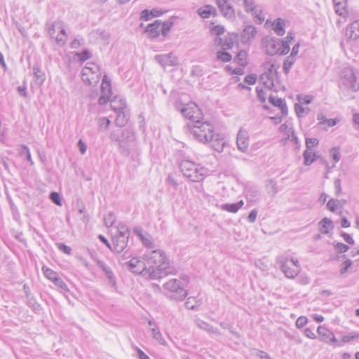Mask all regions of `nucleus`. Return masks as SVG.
<instances>
[{
	"mask_svg": "<svg viewBox=\"0 0 359 359\" xmlns=\"http://www.w3.org/2000/svg\"><path fill=\"white\" fill-rule=\"evenodd\" d=\"M149 267V278L160 279L172 273L168 259L164 252L159 249L147 250L144 255Z\"/></svg>",
	"mask_w": 359,
	"mask_h": 359,
	"instance_id": "obj_1",
	"label": "nucleus"
},
{
	"mask_svg": "<svg viewBox=\"0 0 359 359\" xmlns=\"http://www.w3.org/2000/svg\"><path fill=\"white\" fill-rule=\"evenodd\" d=\"M294 34L288 32L287 35L283 40L275 38H265L263 40V45L266 53L270 55L278 54L280 55H287L290 51V46L294 40Z\"/></svg>",
	"mask_w": 359,
	"mask_h": 359,
	"instance_id": "obj_2",
	"label": "nucleus"
},
{
	"mask_svg": "<svg viewBox=\"0 0 359 359\" xmlns=\"http://www.w3.org/2000/svg\"><path fill=\"white\" fill-rule=\"evenodd\" d=\"M191 133L194 138L202 143H208L214 137V128L211 123L208 121H201V119L196 121L195 123L187 124Z\"/></svg>",
	"mask_w": 359,
	"mask_h": 359,
	"instance_id": "obj_3",
	"label": "nucleus"
},
{
	"mask_svg": "<svg viewBox=\"0 0 359 359\" xmlns=\"http://www.w3.org/2000/svg\"><path fill=\"white\" fill-rule=\"evenodd\" d=\"M183 175L191 182H200L208 173V169L189 160H183L180 164Z\"/></svg>",
	"mask_w": 359,
	"mask_h": 359,
	"instance_id": "obj_4",
	"label": "nucleus"
},
{
	"mask_svg": "<svg viewBox=\"0 0 359 359\" xmlns=\"http://www.w3.org/2000/svg\"><path fill=\"white\" fill-rule=\"evenodd\" d=\"M259 81L268 90L277 92L281 88L278 77V67L271 62L264 64V71L260 75Z\"/></svg>",
	"mask_w": 359,
	"mask_h": 359,
	"instance_id": "obj_5",
	"label": "nucleus"
},
{
	"mask_svg": "<svg viewBox=\"0 0 359 359\" xmlns=\"http://www.w3.org/2000/svg\"><path fill=\"white\" fill-rule=\"evenodd\" d=\"M119 147L121 153L125 156H128L131 154H139L140 152L139 144L135 133L129 128L123 130Z\"/></svg>",
	"mask_w": 359,
	"mask_h": 359,
	"instance_id": "obj_6",
	"label": "nucleus"
},
{
	"mask_svg": "<svg viewBox=\"0 0 359 359\" xmlns=\"http://www.w3.org/2000/svg\"><path fill=\"white\" fill-rule=\"evenodd\" d=\"M277 263L282 272L288 278H295L301 271V266L297 259L285 255L279 256Z\"/></svg>",
	"mask_w": 359,
	"mask_h": 359,
	"instance_id": "obj_7",
	"label": "nucleus"
},
{
	"mask_svg": "<svg viewBox=\"0 0 359 359\" xmlns=\"http://www.w3.org/2000/svg\"><path fill=\"white\" fill-rule=\"evenodd\" d=\"M187 280L184 278L182 279H170L163 285V288L170 293V297L175 300H182L187 295V292L185 290V284Z\"/></svg>",
	"mask_w": 359,
	"mask_h": 359,
	"instance_id": "obj_8",
	"label": "nucleus"
},
{
	"mask_svg": "<svg viewBox=\"0 0 359 359\" xmlns=\"http://www.w3.org/2000/svg\"><path fill=\"white\" fill-rule=\"evenodd\" d=\"M101 75L99 66L95 63H87L81 70V79L89 86H95L99 82Z\"/></svg>",
	"mask_w": 359,
	"mask_h": 359,
	"instance_id": "obj_9",
	"label": "nucleus"
},
{
	"mask_svg": "<svg viewBox=\"0 0 359 359\" xmlns=\"http://www.w3.org/2000/svg\"><path fill=\"white\" fill-rule=\"evenodd\" d=\"M130 231L125 224H119L118 226L117 234L112 238V251L116 253L122 252L126 248Z\"/></svg>",
	"mask_w": 359,
	"mask_h": 359,
	"instance_id": "obj_10",
	"label": "nucleus"
},
{
	"mask_svg": "<svg viewBox=\"0 0 359 359\" xmlns=\"http://www.w3.org/2000/svg\"><path fill=\"white\" fill-rule=\"evenodd\" d=\"M339 86L346 90L357 91L359 83H357L353 69L351 67L344 68L341 73Z\"/></svg>",
	"mask_w": 359,
	"mask_h": 359,
	"instance_id": "obj_11",
	"label": "nucleus"
},
{
	"mask_svg": "<svg viewBox=\"0 0 359 359\" xmlns=\"http://www.w3.org/2000/svg\"><path fill=\"white\" fill-rule=\"evenodd\" d=\"M126 268L136 274H142V276L149 278V267H147V261L144 257H133L130 261L123 264Z\"/></svg>",
	"mask_w": 359,
	"mask_h": 359,
	"instance_id": "obj_12",
	"label": "nucleus"
},
{
	"mask_svg": "<svg viewBox=\"0 0 359 359\" xmlns=\"http://www.w3.org/2000/svg\"><path fill=\"white\" fill-rule=\"evenodd\" d=\"M49 34L55 39L56 43L63 46L67 41V34L63 23L60 21L55 22L49 29Z\"/></svg>",
	"mask_w": 359,
	"mask_h": 359,
	"instance_id": "obj_13",
	"label": "nucleus"
},
{
	"mask_svg": "<svg viewBox=\"0 0 359 359\" xmlns=\"http://www.w3.org/2000/svg\"><path fill=\"white\" fill-rule=\"evenodd\" d=\"M181 112L186 118L195 123L196 121L200 120L203 117V114L198 106L194 102L186 104L182 109Z\"/></svg>",
	"mask_w": 359,
	"mask_h": 359,
	"instance_id": "obj_14",
	"label": "nucleus"
},
{
	"mask_svg": "<svg viewBox=\"0 0 359 359\" xmlns=\"http://www.w3.org/2000/svg\"><path fill=\"white\" fill-rule=\"evenodd\" d=\"M100 88L101 95L98 99V104L104 105L109 101L112 95L111 82L107 75L102 78Z\"/></svg>",
	"mask_w": 359,
	"mask_h": 359,
	"instance_id": "obj_15",
	"label": "nucleus"
},
{
	"mask_svg": "<svg viewBox=\"0 0 359 359\" xmlns=\"http://www.w3.org/2000/svg\"><path fill=\"white\" fill-rule=\"evenodd\" d=\"M217 4L225 18L231 20H235V11L227 0H217Z\"/></svg>",
	"mask_w": 359,
	"mask_h": 359,
	"instance_id": "obj_16",
	"label": "nucleus"
},
{
	"mask_svg": "<svg viewBox=\"0 0 359 359\" xmlns=\"http://www.w3.org/2000/svg\"><path fill=\"white\" fill-rule=\"evenodd\" d=\"M134 233L141 240L144 246L147 248V250L151 251L152 250H155L154 248L156 245L151 235L148 233H144L142 229L140 228L135 229Z\"/></svg>",
	"mask_w": 359,
	"mask_h": 359,
	"instance_id": "obj_17",
	"label": "nucleus"
},
{
	"mask_svg": "<svg viewBox=\"0 0 359 359\" xmlns=\"http://www.w3.org/2000/svg\"><path fill=\"white\" fill-rule=\"evenodd\" d=\"M236 144L238 149L245 153L249 146V135L246 130H240L237 134Z\"/></svg>",
	"mask_w": 359,
	"mask_h": 359,
	"instance_id": "obj_18",
	"label": "nucleus"
},
{
	"mask_svg": "<svg viewBox=\"0 0 359 359\" xmlns=\"http://www.w3.org/2000/svg\"><path fill=\"white\" fill-rule=\"evenodd\" d=\"M317 332L319 335L320 339L326 344L338 342L332 332L324 326H318L317 328Z\"/></svg>",
	"mask_w": 359,
	"mask_h": 359,
	"instance_id": "obj_19",
	"label": "nucleus"
},
{
	"mask_svg": "<svg viewBox=\"0 0 359 359\" xmlns=\"http://www.w3.org/2000/svg\"><path fill=\"white\" fill-rule=\"evenodd\" d=\"M156 60L163 67L175 66L178 64V58L172 53L158 55L155 57Z\"/></svg>",
	"mask_w": 359,
	"mask_h": 359,
	"instance_id": "obj_20",
	"label": "nucleus"
},
{
	"mask_svg": "<svg viewBox=\"0 0 359 359\" xmlns=\"http://www.w3.org/2000/svg\"><path fill=\"white\" fill-rule=\"evenodd\" d=\"M109 100L111 109L115 112L127 108L126 100L121 96H114L112 99L110 98Z\"/></svg>",
	"mask_w": 359,
	"mask_h": 359,
	"instance_id": "obj_21",
	"label": "nucleus"
},
{
	"mask_svg": "<svg viewBox=\"0 0 359 359\" xmlns=\"http://www.w3.org/2000/svg\"><path fill=\"white\" fill-rule=\"evenodd\" d=\"M161 20H156L154 22L147 25L145 32L148 34L149 38H156L160 35Z\"/></svg>",
	"mask_w": 359,
	"mask_h": 359,
	"instance_id": "obj_22",
	"label": "nucleus"
},
{
	"mask_svg": "<svg viewBox=\"0 0 359 359\" xmlns=\"http://www.w3.org/2000/svg\"><path fill=\"white\" fill-rule=\"evenodd\" d=\"M346 36L351 39L359 38V20L354 21L346 27Z\"/></svg>",
	"mask_w": 359,
	"mask_h": 359,
	"instance_id": "obj_23",
	"label": "nucleus"
},
{
	"mask_svg": "<svg viewBox=\"0 0 359 359\" xmlns=\"http://www.w3.org/2000/svg\"><path fill=\"white\" fill-rule=\"evenodd\" d=\"M269 101L273 106L278 107L281 110L283 114L286 115L287 114V108L284 100L275 95H270L269 96Z\"/></svg>",
	"mask_w": 359,
	"mask_h": 359,
	"instance_id": "obj_24",
	"label": "nucleus"
},
{
	"mask_svg": "<svg viewBox=\"0 0 359 359\" xmlns=\"http://www.w3.org/2000/svg\"><path fill=\"white\" fill-rule=\"evenodd\" d=\"M335 13L340 16L348 14L346 0H333Z\"/></svg>",
	"mask_w": 359,
	"mask_h": 359,
	"instance_id": "obj_25",
	"label": "nucleus"
},
{
	"mask_svg": "<svg viewBox=\"0 0 359 359\" xmlns=\"http://www.w3.org/2000/svg\"><path fill=\"white\" fill-rule=\"evenodd\" d=\"M318 225L319 231L323 234H327L334 229L332 221L327 217L323 218Z\"/></svg>",
	"mask_w": 359,
	"mask_h": 359,
	"instance_id": "obj_26",
	"label": "nucleus"
},
{
	"mask_svg": "<svg viewBox=\"0 0 359 359\" xmlns=\"http://www.w3.org/2000/svg\"><path fill=\"white\" fill-rule=\"evenodd\" d=\"M116 114L117 116L115 120L116 125L118 127L124 126L127 123L130 116L127 108L124 110L118 111Z\"/></svg>",
	"mask_w": 359,
	"mask_h": 359,
	"instance_id": "obj_27",
	"label": "nucleus"
},
{
	"mask_svg": "<svg viewBox=\"0 0 359 359\" xmlns=\"http://www.w3.org/2000/svg\"><path fill=\"white\" fill-rule=\"evenodd\" d=\"M285 20L282 18H277L272 24L273 30L278 36H283L285 30Z\"/></svg>",
	"mask_w": 359,
	"mask_h": 359,
	"instance_id": "obj_28",
	"label": "nucleus"
},
{
	"mask_svg": "<svg viewBox=\"0 0 359 359\" xmlns=\"http://www.w3.org/2000/svg\"><path fill=\"white\" fill-rule=\"evenodd\" d=\"M257 33L256 28L252 25H247L242 34L243 41L245 43L250 41L255 36Z\"/></svg>",
	"mask_w": 359,
	"mask_h": 359,
	"instance_id": "obj_29",
	"label": "nucleus"
},
{
	"mask_svg": "<svg viewBox=\"0 0 359 359\" xmlns=\"http://www.w3.org/2000/svg\"><path fill=\"white\" fill-rule=\"evenodd\" d=\"M243 201L241 200L236 203L224 204L222 205V209L229 212L236 213L243 205Z\"/></svg>",
	"mask_w": 359,
	"mask_h": 359,
	"instance_id": "obj_30",
	"label": "nucleus"
},
{
	"mask_svg": "<svg viewBox=\"0 0 359 359\" xmlns=\"http://www.w3.org/2000/svg\"><path fill=\"white\" fill-rule=\"evenodd\" d=\"M151 332L152 334V337L154 339H155L156 341H158L161 345H166V341L163 337L157 325H155V327L151 328Z\"/></svg>",
	"mask_w": 359,
	"mask_h": 359,
	"instance_id": "obj_31",
	"label": "nucleus"
},
{
	"mask_svg": "<svg viewBox=\"0 0 359 359\" xmlns=\"http://www.w3.org/2000/svg\"><path fill=\"white\" fill-rule=\"evenodd\" d=\"M215 11V8L210 6L206 5L203 7H201L198 9V14L203 18H208L210 16L212 13H214Z\"/></svg>",
	"mask_w": 359,
	"mask_h": 359,
	"instance_id": "obj_32",
	"label": "nucleus"
},
{
	"mask_svg": "<svg viewBox=\"0 0 359 359\" xmlns=\"http://www.w3.org/2000/svg\"><path fill=\"white\" fill-rule=\"evenodd\" d=\"M250 13H252V17L255 19V21L259 24H261L264 20V16L262 13V11L260 6H256L250 11Z\"/></svg>",
	"mask_w": 359,
	"mask_h": 359,
	"instance_id": "obj_33",
	"label": "nucleus"
},
{
	"mask_svg": "<svg viewBox=\"0 0 359 359\" xmlns=\"http://www.w3.org/2000/svg\"><path fill=\"white\" fill-rule=\"evenodd\" d=\"M197 326L199 328H201L202 330H204L207 331L209 333H213V334H215L217 335H219L221 334L217 328H215V327H212L208 323H207L206 322L203 321V320H198L197 321Z\"/></svg>",
	"mask_w": 359,
	"mask_h": 359,
	"instance_id": "obj_34",
	"label": "nucleus"
},
{
	"mask_svg": "<svg viewBox=\"0 0 359 359\" xmlns=\"http://www.w3.org/2000/svg\"><path fill=\"white\" fill-rule=\"evenodd\" d=\"M210 142H212V147L215 151L218 152H222L223 151L225 146V142L222 138H215L214 137Z\"/></svg>",
	"mask_w": 359,
	"mask_h": 359,
	"instance_id": "obj_35",
	"label": "nucleus"
},
{
	"mask_svg": "<svg viewBox=\"0 0 359 359\" xmlns=\"http://www.w3.org/2000/svg\"><path fill=\"white\" fill-rule=\"evenodd\" d=\"M201 299H196L195 297H189L185 302V307L188 309H194L201 304Z\"/></svg>",
	"mask_w": 359,
	"mask_h": 359,
	"instance_id": "obj_36",
	"label": "nucleus"
},
{
	"mask_svg": "<svg viewBox=\"0 0 359 359\" xmlns=\"http://www.w3.org/2000/svg\"><path fill=\"white\" fill-rule=\"evenodd\" d=\"M42 271L44 276L52 282H54L55 280L58 278V275L55 271L46 266H43Z\"/></svg>",
	"mask_w": 359,
	"mask_h": 359,
	"instance_id": "obj_37",
	"label": "nucleus"
},
{
	"mask_svg": "<svg viewBox=\"0 0 359 359\" xmlns=\"http://www.w3.org/2000/svg\"><path fill=\"white\" fill-rule=\"evenodd\" d=\"M234 61L236 62L241 66H245L247 65V53L244 50H241L236 57Z\"/></svg>",
	"mask_w": 359,
	"mask_h": 359,
	"instance_id": "obj_38",
	"label": "nucleus"
},
{
	"mask_svg": "<svg viewBox=\"0 0 359 359\" xmlns=\"http://www.w3.org/2000/svg\"><path fill=\"white\" fill-rule=\"evenodd\" d=\"M303 155L304 163L306 165L311 164L315 161L316 154L312 150H305Z\"/></svg>",
	"mask_w": 359,
	"mask_h": 359,
	"instance_id": "obj_39",
	"label": "nucleus"
},
{
	"mask_svg": "<svg viewBox=\"0 0 359 359\" xmlns=\"http://www.w3.org/2000/svg\"><path fill=\"white\" fill-rule=\"evenodd\" d=\"M295 62V57H292L290 55L287 56L284 62H283V71L285 74H287L292 66L293 65L294 62Z\"/></svg>",
	"mask_w": 359,
	"mask_h": 359,
	"instance_id": "obj_40",
	"label": "nucleus"
},
{
	"mask_svg": "<svg viewBox=\"0 0 359 359\" xmlns=\"http://www.w3.org/2000/svg\"><path fill=\"white\" fill-rule=\"evenodd\" d=\"M20 147H21V150L19 151L20 155L21 156H25L26 157L27 160L30 163V164L33 165L34 162L32 161L29 148L25 145H21Z\"/></svg>",
	"mask_w": 359,
	"mask_h": 359,
	"instance_id": "obj_41",
	"label": "nucleus"
},
{
	"mask_svg": "<svg viewBox=\"0 0 359 359\" xmlns=\"http://www.w3.org/2000/svg\"><path fill=\"white\" fill-rule=\"evenodd\" d=\"M285 140L292 142L297 146V147H299V139L295 135L294 130L292 128H290L288 130V134Z\"/></svg>",
	"mask_w": 359,
	"mask_h": 359,
	"instance_id": "obj_42",
	"label": "nucleus"
},
{
	"mask_svg": "<svg viewBox=\"0 0 359 359\" xmlns=\"http://www.w3.org/2000/svg\"><path fill=\"white\" fill-rule=\"evenodd\" d=\"M173 25V22L170 20H168L165 22H162L161 25V32L163 36H166L169 31L170 30L172 26Z\"/></svg>",
	"mask_w": 359,
	"mask_h": 359,
	"instance_id": "obj_43",
	"label": "nucleus"
},
{
	"mask_svg": "<svg viewBox=\"0 0 359 359\" xmlns=\"http://www.w3.org/2000/svg\"><path fill=\"white\" fill-rule=\"evenodd\" d=\"M34 74L36 80H40L43 83L45 80L44 73L41 70L38 65H34L33 67Z\"/></svg>",
	"mask_w": 359,
	"mask_h": 359,
	"instance_id": "obj_44",
	"label": "nucleus"
},
{
	"mask_svg": "<svg viewBox=\"0 0 359 359\" xmlns=\"http://www.w3.org/2000/svg\"><path fill=\"white\" fill-rule=\"evenodd\" d=\"M294 109L295 112L297 114V116L300 118L302 117L304 114H308L309 112V108L308 107H304L299 104H295L294 105Z\"/></svg>",
	"mask_w": 359,
	"mask_h": 359,
	"instance_id": "obj_45",
	"label": "nucleus"
},
{
	"mask_svg": "<svg viewBox=\"0 0 359 359\" xmlns=\"http://www.w3.org/2000/svg\"><path fill=\"white\" fill-rule=\"evenodd\" d=\"M246 198L250 201H257L259 198V193L257 190H248L246 191Z\"/></svg>",
	"mask_w": 359,
	"mask_h": 359,
	"instance_id": "obj_46",
	"label": "nucleus"
},
{
	"mask_svg": "<svg viewBox=\"0 0 359 359\" xmlns=\"http://www.w3.org/2000/svg\"><path fill=\"white\" fill-rule=\"evenodd\" d=\"M217 58L224 62H229L231 60V55L225 51H218Z\"/></svg>",
	"mask_w": 359,
	"mask_h": 359,
	"instance_id": "obj_47",
	"label": "nucleus"
},
{
	"mask_svg": "<svg viewBox=\"0 0 359 359\" xmlns=\"http://www.w3.org/2000/svg\"><path fill=\"white\" fill-rule=\"evenodd\" d=\"M357 339H359V334L355 332H353L346 335L343 336L341 338V341L343 343H347L351 340Z\"/></svg>",
	"mask_w": 359,
	"mask_h": 359,
	"instance_id": "obj_48",
	"label": "nucleus"
},
{
	"mask_svg": "<svg viewBox=\"0 0 359 359\" xmlns=\"http://www.w3.org/2000/svg\"><path fill=\"white\" fill-rule=\"evenodd\" d=\"M115 222H116V215L112 212H109L104 217L105 225L108 227L113 226V224L115 223Z\"/></svg>",
	"mask_w": 359,
	"mask_h": 359,
	"instance_id": "obj_49",
	"label": "nucleus"
},
{
	"mask_svg": "<svg viewBox=\"0 0 359 359\" xmlns=\"http://www.w3.org/2000/svg\"><path fill=\"white\" fill-rule=\"evenodd\" d=\"M107 278L109 280V284L114 288H116V281L114 277L113 271L109 270L107 273H105Z\"/></svg>",
	"mask_w": 359,
	"mask_h": 359,
	"instance_id": "obj_50",
	"label": "nucleus"
},
{
	"mask_svg": "<svg viewBox=\"0 0 359 359\" xmlns=\"http://www.w3.org/2000/svg\"><path fill=\"white\" fill-rule=\"evenodd\" d=\"M257 95L259 100L264 103L266 100V94L264 90L259 87H257L256 88Z\"/></svg>",
	"mask_w": 359,
	"mask_h": 359,
	"instance_id": "obj_51",
	"label": "nucleus"
},
{
	"mask_svg": "<svg viewBox=\"0 0 359 359\" xmlns=\"http://www.w3.org/2000/svg\"><path fill=\"white\" fill-rule=\"evenodd\" d=\"M54 283V285L60 288H61L62 290H63L64 291H68V287L67 285V284L62 280V279L61 278H60L58 276V278H57L54 282H53Z\"/></svg>",
	"mask_w": 359,
	"mask_h": 359,
	"instance_id": "obj_52",
	"label": "nucleus"
},
{
	"mask_svg": "<svg viewBox=\"0 0 359 359\" xmlns=\"http://www.w3.org/2000/svg\"><path fill=\"white\" fill-rule=\"evenodd\" d=\"M225 32V29L223 26H221V25H215L214 27H212V28L211 29V32L215 34V35H217V36H220L222 34H223Z\"/></svg>",
	"mask_w": 359,
	"mask_h": 359,
	"instance_id": "obj_53",
	"label": "nucleus"
},
{
	"mask_svg": "<svg viewBox=\"0 0 359 359\" xmlns=\"http://www.w3.org/2000/svg\"><path fill=\"white\" fill-rule=\"evenodd\" d=\"M50 199L56 205H62L61 198L57 192H52L50 194Z\"/></svg>",
	"mask_w": 359,
	"mask_h": 359,
	"instance_id": "obj_54",
	"label": "nucleus"
},
{
	"mask_svg": "<svg viewBox=\"0 0 359 359\" xmlns=\"http://www.w3.org/2000/svg\"><path fill=\"white\" fill-rule=\"evenodd\" d=\"M318 144V140L316 138H307L306 140V150H311V148Z\"/></svg>",
	"mask_w": 359,
	"mask_h": 359,
	"instance_id": "obj_55",
	"label": "nucleus"
},
{
	"mask_svg": "<svg viewBox=\"0 0 359 359\" xmlns=\"http://www.w3.org/2000/svg\"><path fill=\"white\" fill-rule=\"evenodd\" d=\"M334 248L339 253L346 252L348 249V246L342 243H337L334 245Z\"/></svg>",
	"mask_w": 359,
	"mask_h": 359,
	"instance_id": "obj_56",
	"label": "nucleus"
},
{
	"mask_svg": "<svg viewBox=\"0 0 359 359\" xmlns=\"http://www.w3.org/2000/svg\"><path fill=\"white\" fill-rule=\"evenodd\" d=\"M244 8L245 12L250 13V11L257 6L254 3V0H243Z\"/></svg>",
	"mask_w": 359,
	"mask_h": 359,
	"instance_id": "obj_57",
	"label": "nucleus"
},
{
	"mask_svg": "<svg viewBox=\"0 0 359 359\" xmlns=\"http://www.w3.org/2000/svg\"><path fill=\"white\" fill-rule=\"evenodd\" d=\"M338 203V200L330 199L327 203V209L332 212H335V210H337Z\"/></svg>",
	"mask_w": 359,
	"mask_h": 359,
	"instance_id": "obj_58",
	"label": "nucleus"
},
{
	"mask_svg": "<svg viewBox=\"0 0 359 359\" xmlns=\"http://www.w3.org/2000/svg\"><path fill=\"white\" fill-rule=\"evenodd\" d=\"M76 55L79 57L80 60L85 61L91 57V53L88 50H85L81 53H77Z\"/></svg>",
	"mask_w": 359,
	"mask_h": 359,
	"instance_id": "obj_59",
	"label": "nucleus"
},
{
	"mask_svg": "<svg viewBox=\"0 0 359 359\" xmlns=\"http://www.w3.org/2000/svg\"><path fill=\"white\" fill-rule=\"evenodd\" d=\"M312 97L310 95H297V100L302 104H309L312 101Z\"/></svg>",
	"mask_w": 359,
	"mask_h": 359,
	"instance_id": "obj_60",
	"label": "nucleus"
},
{
	"mask_svg": "<svg viewBox=\"0 0 359 359\" xmlns=\"http://www.w3.org/2000/svg\"><path fill=\"white\" fill-rule=\"evenodd\" d=\"M339 122V120L334 118L324 119L323 121H320L319 124L326 125L327 127H332Z\"/></svg>",
	"mask_w": 359,
	"mask_h": 359,
	"instance_id": "obj_61",
	"label": "nucleus"
},
{
	"mask_svg": "<svg viewBox=\"0 0 359 359\" xmlns=\"http://www.w3.org/2000/svg\"><path fill=\"white\" fill-rule=\"evenodd\" d=\"M110 123L111 121L106 117L100 118L98 120V126L100 128H107Z\"/></svg>",
	"mask_w": 359,
	"mask_h": 359,
	"instance_id": "obj_62",
	"label": "nucleus"
},
{
	"mask_svg": "<svg viewBox=\"0 0 359 359\" xmlns=\"http://www.w3.org/2000/svg\"><path fill=\"white\" fill-rule=\"evenodd\" d=\"M215 43L217 46H221L223 50H226L231 48V46L229 43H222V39L219 37H217L215 39Z\"/></svg>",
	"mask_w": 359,
	"mask_h": 359,
	"instance_id": "obj_63",
	"label": "nucleus"
},
{
	"mask_svg": "<svg viewBox=\"0 0 359 359\" xmlns=\"http://www.w3.org/2000/svg\"><path fill=\"white\" fill-rule=\"evenodd\" d=\"M307 323V318L304 316H300L297 318L296 321V326L298 328L303 327Z\"/></svg>",
	"mask_w": 359,
	"mask_h": 359,
	"instance_id": "obj_64",
	"label": "nucleus"
}]
</instances>
